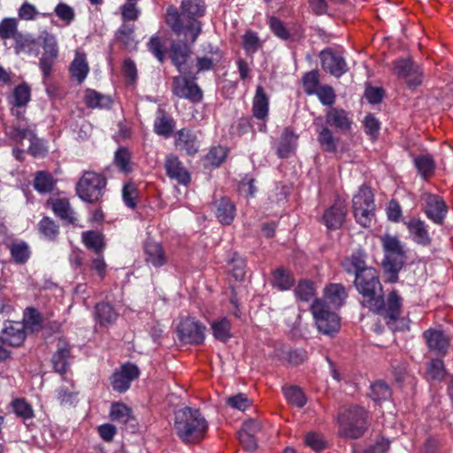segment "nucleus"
Returning a JSON list of instances; mask_svg holds the SVG:
<instances>
[{
	"mask_svg": "<svg viewBox=\"0 0 453 453\" xmlns=\"http://www.w3.org/2000/svg\"><path fill=\"white\" fill-rule=\"evenodd\" d=\"M355 286L362 296V303L373 312L381 316L392 330L403 329L395 326L401 315L402 298L395 291L389 293L385 302L382 296V288L378 273L373 269H365L355 278Z\"/></svg>",
	"mask_w": 453,
	"mask_h": 453,
	"instance_id": "f257e3e1",
	"label": "nucleus"
},
{
	"mask_svg": "<svg viewBox=\"0 0 453 453\" xmlns=\"http://www.w3.org/2000/svg\"><path fill=\"white\" fill-rule=\"evenodd\" d=\"M207 421L196 409L188 407L175 412L174 430L186 443H197L204 437Z\"/></svg>",
	"mask_w": 453,
	"mask_h": 453,
	"instance_id": "f03ea898",
	"label": "nucleus"
},
{
	"mask_svg": "<svg viewBox=\"0 0 453 453\" xmlns=\"http://www.w3.org/2000/svg\"><path fill=\"white\" fill-rule=\"evenodd\" d=\"M338 423L341 436L357 439L367 428V412L362 407L350 406L340 414Z\"/></svg>",
	"mask_w": 453,
	"mask_h": 453,
	"instance_id": "7ed1b4c3",
	"label": "nucleus"
},
{
	"mask_svg": "<svg viewBox=\"0 0 453 453\" xmlns=\"http://www.w3.org/2000/svg\"><path fill=\"white\" fill-rule=\"evenodd\" d=\"M381 242L385 252V271L390 273V280L395 281L405 262L404 247L397 237L389 234L382 236Z\"/></svg>",
	"mask_w": 453,
	"mask_h": 453,
	"instance_id": "20e7f679",
	"label": "nucleus"
},
{
	"mask_svg": "<svg viewBox=\"0 0 453 453\" xmlns=\"http://www.w3.org/2000/svg\"><path fill=\"white\" fill-rule=\"evenodd\" d=\"M311 311L319 332L331 336L339 331L340 318L325 301L316 299L311 306Z\"/></svg>",
	"mask_w": 453,
	"mask_h": 453,
	"instance_id": "39448f33",
	"label": "nucleus"
},
{
	"mask_svg": "<svg viewBox=\"0 0 453 453\" xmlns=\"http://www.w3.org/2000/svg\"><path fill=\"white\" fill-rule=\"evenodd\" d=\"M353 214L362 226H369L374 216V199L371 188L365 185L359 188L352 199Z\"/></svg>",
	"mask_w": 453,
	"mask_h": 453,
	"instance_id": "423d86ee",
	"label": "nucleus"
},
{
	"mask_svg": "<svg viewBox=\"0 0 453 453\" xmlns=\"http://www.w3.org/2000/svg\"><path fill=\"white\" fill-rule=\"evenodd\" d=\"M106 180L95 172H86L77 183L79 197L88 203L98 201L104 195Z\"/></svg>",
	"mask_w": 453,
	"mask_h": 453,
	"instance_id": "0eeeda50",
	"label": "nucleus"
},
{
	"mask_svg": "<svg viewBox=\"0 0 453 453\" xmlns=\"http://www.w3.org/2000/svg\"><path fill=\"white\" fill-rule=\"evenodd\" d=\"M40 45L43 53L39 58V67L43 79L46 80L51 74L53 65L58 58L59 49L57 37L49 31L43 30L38 35V46Z\"/></svg>",
	"mask_w": 453,
	"mask_h": 453,
	"instance_id": "6e6552de",
	"label": "nucleus"
},
{
	"mask_svg": "<svg viewBox=\"0 0 453 453\" xmlns=\"http://www.w3.org/2000/svg\"><path fill=\"white\" fill-rule=\"evenodd\" d=\"M205 326L191 317L180 318L176 326L179 340L185 344H201L204 341Z\"/></svg>",
	"mask_w": 453,
	"mask_h": 453,
	"instance_id": "1a4fd4ad",
	"label": "nucleus"
},
{
	"mask_svg": "<svg viewBox=\"0 0 453 453\" xmlns=\"http://www.w3.org/2000/svg\"><path fill=\"white\" fill-rule=\"evenodd\" d=\"M165 21L174 33H184L185 38L191 42L196 40L201 32L200 23L196 19L189 20L188 25L184 27L179 12L173 7L167 9Z\"/></svg>",
	"mask_w": 453,
	"mask_h": 453,
	"instance_id": "9d476101",
	"label": "nucleus"
},
{
	"mask_svg": "<svg viewBox=\"0 0 453 453\" xmlns=\"http://www.w3.org/2000/svg\"><path fill=\"white\" fill-rule=\"evenodd\" d=\"M393 73L403 80L409 88H415L422 81L419 66L410 58H399L393 64Z\"/></svg>",
	"mask_w": 453,
	"mask_h": 453,
	"instance_id": "9b49d317",
	"label": "nucleus"
},
{
	"mask_svg": "<svg viewBox=\"0 0 453 453\" xmlns=\"http://www.w3.org/2000/svg\"><path fill=\"white\" fill-rule=\"evenodd\" d=\"M421 200L427 218L435 224H441L448 211L444 200L441 196L428 192L422 194Z\"/></svg>",
	"mask_w": 453,
	"mask_h": 453,
	"instance_id": "f8f14e48",
	"label": "nucleus"
},
{
	"mask_svg": "<svg viewBox=\"0 0 453 453\" xmlns=\"http://www.w3.org/2000/svg\"><path fill=\"white\" fill-rule=\"evenodd\" d=\"M173 93L180 97L197 103L202 100L203 94L197 84L186 77L179 76L173 78Z\"/></svg>",
	"mask_w": 453,
	"mask_h": 453,
	"instance_id": "ddd939ff",
	"label": "nucleus"
},
{
	"mask_svg": "<svg viewBox=\"0 0 453 453\" xmlns=\"http://www.w3.org/2000/svg\"><path fill=\"white\" fill-rule=\"evenodd\" d=\"M139 374V368L135 365L127 363L112 374L111 386L115 391L123 393L129 388L131 382L138 378Z\"/></svg>",
	"mask_w": 453,
	"mask_h": 453,
	"instance_id": "4468645a",
	"label": "nucleus"
},
{
	"mask_svg": "<svg viewBox=\"0 0 453 453\" xmlns=\"http://www.w3.org/2000/svg\"><path fill=\"white\" fill-rule=\"evenodd\" d=\"M319 58L323 70L334 77H341L348 71L343 57L332 50H322Z\"/></svg>",
	"mask_w": 453,
	"mask_h": 453,
	"instance_id": "2eb2a0df",
	"label": "nucleus"
},
{
	"mask_svg": "<svg viewBox=\"0 0 453 453\" xmlns=\"http://www.w3.org/2000/svg\"><path fill=\"white\" fill-rule=\"evenodd\" d=\"M165 168L167 176L179 184L188 186L190 182V174L180 160L171 154L165 157Z\"/></svg>",
	"mask_w": 453,
	"mask_h": 453,
	"instance_id": "dca6fc26",
	"label": "nucleus"
},
{
	"mask_svg": "<svg viewBox=\"0 0 453 453\" xmlns=\"http://www.w3.org/2000/svg\"><path fill=\"white\" fill-rule=\"evenodd\" d=\"M175 145L187 154L194 155L199 150L200 142L193 131L182 128L175 134Z\"/></svg>",
	"mask_w": 453,
	"mask_h": 453,
	"instance_id": "f3484780",
	"label": "nucleus"
},
{
	"mask_svg": "<svg viewBox=\"0 0 453 453\" xmlns=\"http://www.w3.org/2000/svg\"><path fill=\"white\" fill-rule=\"evenodd\" d=\"M410 237L416 243L427 246L431 243V237L428 234L426 223L419 219H411L404 222Z\"/></svg>",
	"mask_w": 453,
	"mask_h": 453,
	"instance_id": "a211bd4d",
	"label": "nucleus"
},
{
	"mask_svg": "<svg viewBox=\"0 0 453 453\" xmlns=\"http://www.w3.org/2000/svg\"><path fill=\"white\" fill-rule=\"evenodd\" d=\"M346 206L341 202H335L323 215V223L328 229L340 228L346 217Z\"/></svg>",
	"mask_w": 453,
	"mask_h": 453,
	"instance_id": "6ab92c4d",
	"label": "nucleus"
},
{
	"mask_svg": "<svg viewBox=\"0 0 453 453\" xmlns=\"http://www.w3.org/2000/svg\"><path fill=\"white\" fill-rule=\"evenodd\" d=\"M326 122L339 131L348 132L352 125V119L349 112L343 109L331 108L326 111Z\"/></svg>",
	"mask_w": 453,
	"mask_h": 453,
	"instance_id": "aec40b11",
	"label": "nucleus"
},
{
	"mask_svg": "<svg viewBox=\"0 0 453 453\" xmlns=\"http://www.w3.org/2000/svg\"><path fill=\"white\" fill-rule=\"evenodd\" d=\"M69 72L72 79L79 84L86 80L89 73V65L85 52L81 50H75L74 58L69 66Z\"/></svg>",
	"mask_w": 453,
	"mask_h": 453,
	"instance_id": "412c9836",
	"label": "nucleus"
},
{
	"mask_svg": "<svg viewBox=\"0 0 453 453\" xmlns=\"http://www.w3.org/2000/svg\"><path fill=\"white\" fill-rule=\"evenodd\" d=\"M423 337L430 350L438 354H445L447 352L449 340L443 332L428 329L423 333Z\"/></svg>",
	"mask_w": 453,
	"mask_h": 453,
	"instance_id": "4be33fe9",
	"label": "nucleus"
},
{
	"mask_svg": "<svg viewBox=\"0 0 453 453\" xmlns=\"http://www.w3.org/2000/svg\"><path fill=\"white\" fill-rule=\"evenodd\" d=\"M2 337L8 346L19 347L26 338L25 326L20 322H10L3 330Z\"/></svg>",
	"mask_w": 453,
	"mask_h": 453,
	"instance_id": "5701e85b",
	"label": "nucleus"
},
{
	"mask_svg": "<svg viewBox=\"0 0 453 453\" xmlns=\"http://www.w3.org/2000/svg\"><path fill=\"white\" fill-rule=\"evenodd\" d=\"M14 50L17 54L26 53L29 56L37 57L40 53L38 37L35 38L29 34H19L14 40Z\"/></svg>",
	"mask_w": 453,
	"mask_h": 453,
	"instance_id": "b1692460",
	"label": "nucleus"
},
{
	"mask_svg": "<svg viewBox=\"0 0 453 453\" xmlns=\"http://www.w3.org/2000/svg\"><path fill=\"white\" fill-rule=\"evenodd\" d=\"M154 132L165 138L172 135L174 128V121L164 110L158 109L153 124Z\"/></svg>",
	"mask_w": 453,
	"mask_h": 453,
	"instance_id": "393cba45",
	"label": "nucleus"
},
{
	"mask_svg": "<svg viewBox=\"0 0 453 453\" xmlns=\"http://www.w3.org/2000/svg\"><path fill=\"white\" fill-rule=\"evenodd\" d=\"M298 136L289 128H286L277 145V154L280 157H288L295 150L297 146Z\"/></svg>",
	"mask_w": 453,
	"mask_h": 453,
	"instance_id": "a878e982",
	"label": "nucleus"
},
{
	"mask_svg": "<svg viewBox=\"0 0 453 453\" xmlns=\"http://www.w3.org/2000/svg\"><path fill=\"white\" fill-rule=\"evenodd\" d=\"M83 99L85 104L91 109H108L112 104V99L110 96L91 88L85 90Z\"/></svg>",
	"mask_w": 453,
	"mask_h": 453,
	"instance_id": "bb28decb",
	"label": "nucleus"
},
{
	"mask_svg": "<svg viewBox=\"0 0 453 453\" xmlns=\"http://www.w3.org/2000/svg\"><path fill=\"white\" fill-rule=\"evenodd\" d=\"M223 58L221 50L218 47L209 45V50L203 57L196 59L197 72H205L211 70L214 65H218Z\"/></svg>",
	"mask_w": 453,
	"mask_h": 453,
	"instance_id": "cd10ccee",
	"label": "nucleus"
},
{
	"mask_svg": "<svg viewBox=\"0 0 453 453\" xmlns=\"http://www.w3.org/2000/svg\"><path fill=\"white\" fill-rule=\"evenodd\" d=\"M347 294L345 288L340 284H330L325 288L324 299L331 308H339L344 303Z\"/></svg>",
	"mask_w": 453,
	"mask_h": 453,
	"instance_id": "c85d7f7f",
	"label": "nucleus"
},
{
	"mask_svg": "<svg viewBox=\"0 0 453 453\" xmlns=\"http://www.w3.org/2000/svg\"><path fill=\"white\" fill-rule=\"evenodd\" d=\"M269 110V98L266 96L264 88L257 86L256 94L253 98L252 112L253 116L258 119H264L268 115Z\"/></svg>",
	"mask_w": 453,
	"mask_h": 453,
	"instance_id": "c756f323",
	"label": "nucleus"
},
{
	"mask_svg": "<svg viewBox=\"0 0 453 453\" xmlns=\"http://www.w3.org/2000/svg\"><path fill=\"white\" fill-rule=\"evenodd\" d=\"M57 399L61 405H73L77 401V391L72 380L63 378L62 385L57 389Z\"/></svg>",
	"mask_w": 453,
	"mask_h": 453,
	"instance_id": "7c9ffc66",
	"label": "nucleus"
},
{
	"mask_svg": "<svg viewBox=\"0 0 453 453\" xmlns=\"http://www.w3.org/2000/svg\"><path fill=\"white\" fill-rule=\"evenodd\" d=\"M146 261L155 267H160L165 263V252L159 243L148 242L145 244Z\"/></svg>",
	"mask_w": 453,
	"mask_h": 453,
	"instance_id": "2f4dec72",
	"label": "nucleus"
},
{
	"mask_svg": "<svg viewBox=\"0 0 453 453\" xmlns=\"http://www.w3.org/2000/svg\"><path fill=\"white\" fill-rule=\"evenodd\" d=\"M54 213L67 222L73 223L75 220L74 211L72 210L69 201L65 198H55L50 201Z\"/></svg>",
	"mask_w": 453,
	"mask_h": 453,
	"instance_id": "473e14b6",
	"label": "nucleus"
},
{
	"mask_svg": "<svg viewBox=\"0 0 453 453\" xmlns=\"http://www.w3.org/2000/svg\"><path fill=\"white\" fill-rule=\"evenodd\" d=\"M235 207L227 198H222L217 204L216 216L223 225H229L234 218Z\"/></svg>",
	"mask_w": 453,
	"mask_h": 453,
	"instance_id": "72a5a7b5",
	"label": "nucleus"
},
{
	"mask_svg": "<svg viewBox=\"0 0 453 453\" xmlns=\"http://www.w3.org/2000/svg\"><path fill=\"white\" fill-rule=\"evenodd\" d=\"M70 348L65 342H59L57 352L53 355L52 363L56 372L65 373L68 366Z\"/></svg>",
	"mask_w": 453,
	"mask_h": 453,
	"instance_id": "f704fd0d",
	"label": "nucleus"
},
{
	"mask_svg": "<svg viewBox=\"0 0 453 453\" xmlns=\"http://www.w3.org/2000/svg\"><path fill=\"white\" fill-rule=\"evenodd\" d=\"M118 318V313L112 306L107 303H98L96 307V319L100 325L106 326L113 323Z\"/></svg>",
	"mask_w": 453,
	"mask_h": 453,
	"instance_id": "c9c22d12",
	"label": "nucleus"
},
{
	"mask_svg": "<svg viewBox=\"0 0 453 453\" xmlns=\"http://www.w3.org/2000/svg\"><path fill=\"white\" fill-rule=\"evenodd\" d=\"M113 164L121 173H128L132 172L130 151L125 147H119L114 153Z\"/></svg>",
	"mask_w": 453,
	"mask_h": 453,
	"instance_id": "e433bc0d",
	"label": "nucleus"
},
{
	"mask_svg": "<svg viewBox=\"0 0 453 453\" xmlns=\"http://www.w3.org/2000/svg\"><path fill=\"white\" fill-rule=\"evenodd\" d=\"M31 99V89L30 88L23 83L18 85L12 93V99L11 104L12 106L18 108H25Z\"/></svg>",
	"mask_w": 453,
	"mask_h": 453,
	"instance_id": "4c0bfd02",
	"label": "nucleus"
},
{
	"mask_svg": "<svg viewBox=\"0 0 453 453\" xmlns=\"http://www.w3.org/2000/svg\"><path fill=\"white\" fill-rule=\"evenodd\" d=\"M82 241L88 249L94 250L97 255H99L104 248L103 234L95 231L84 232L82 234Z\"/></svg>",
	"mask_w": 453,
	"mask_h": 453,
	"instance_id": "58836bf2",
	"label": "nucleus"
},
{
	"mask_svg": "<svg viewBox=\"0 0 453 453\" xmlns=\"http://www.w3.org/2000/svg\"><path fill=\"white\" fill-rule=\"evenodd\" d=\"M273 285L280 290L289 289L295 282L292 274L283 268L276 269L273 274Z\"/></svg>",
	"mask_w": 453,
	"mask_h": 453,
	"instance_id": "ea45409f",
	"label": "nucleus"
},
{
	"mask_svg": "<svg viewBox=\"0 0 453 453\" xmlns=\"http://www.w3.org/2000/svg\"><path fill=\"white\" fill-rule=\"evenodd\" d=\"M54 185L55 180L50 173L44 171L36 173L34 187L39 193L44 194L50 192Z\"/></svg>",
	"mask_w": 453,
	"mask_h": 453,
	"instance_id": "a19ab883",
	"label": "nucleus"
},
{
	"mask_svg": "<svg viewBox=\"0 0 453 453\" xmlns=\"http://www.w3.org/2000/svg\"><path fill=\"white\" fill-rule=\"evenodd\" d=\"M342 266L348 273H354L356 276L359 273H363L365 269H373L365 265V259L362 256L357 254L342 261Z\"/></svg>",
	"mask_w": 453,
	"mask_h": 453,
	"instance_id": "79ce46f5",
	"label": "nucleus"
},
{
	"mask_svg": "<svg viewBox=\"0 0 453 453\" xmlns=\"http://www.w3.org/2000/svg\"><path fill=\"white\" fill-rule=\"evenodd\" d=\"M318 141L324 150L327 152L336 151L338 140L334 138L333 132L328 127H322L319 130Z\"/></svg>",
	"mask_w": 453,
	"mask_h": 453,
	"instance_id": "37998d69",
	"label": "nucleus"
},
{
	"mask_svg": "<svg viewBox=\"0 0 453 453\" xmlns=\"http://www.w3.org/2000/svg\"><path fill=\"white\" fill-rule=\"evenodd\" d=\"M189 50L186 45H173L171 58L180 73H185L184 65L187 62Z\"/></svg>",
	"mask_w": 453,
	"mask_h": 453,
	"instance_id": "c03bdc74",
	"label": "nucleus"
},
{
	"mask_svg": "<svg viewBox=\"0 0 453 453\" xmlns=\"http://www.w3.org/2000/svg\"><path fill=\"white\" fill-rule=\"evenodd\" d=\"M242 47L248 56L253 57L262 47V42L257 34L250 30L247 31L242 36Z\"/></svg>",
	"mask_w": 453,
	"mask_h": 453,
	"instance_id": "a18cd8bd",
	"label": "nucleus"
},
{
	"mask_svg": "<svg viewBox=\"0 0 453 453\" xmlns=\"http://www.w3.org/2000/svg\"><path fill=\"white\" fill-rule=\"evenodd\" d=\"M231 325L227 319L223 318L211 323L213 336L219 341L225 342L231 337Z\"/></svg>",
	"mask_w": 453,
	"mask_h": 453,
	"instance_id": "49530a36",
	"label": "nucleus"
},
{
	"mask_svg": "<svg viewBox=\"0 0 453 453\" xmlns=\"http://www.w3.org/2000/svg\"><path fill=\"white\" fill-rule=\"evenodd\" d=\"M283 393L288 402L302 408L306 403V397L301 388L296 386L283 388Z\"/></svg>",
	"mask_w": 453,
	"mask_h": 453,
	"instance_id": "de8ad7c7",
	"label": "nucleus"
},
{
	"mask_svg": "<svg viewBox=\"0 0 453 453\" xmlns=\"http://www.w3.org/2000/svg\"><path fill=\"white\" fill-rule=\"evenodd\" d=\"M20 33L18 32V21L15 18H4L0 22V38L6 40L16 36Z\"/></svg>",
	"mask_w": 453,
	"mask_h": 453,
	"instance_id": "09e8293b",
	"label": "nucleus"
},
{
	"mask_svg": "<svg viewBox=\"0 0 453 453\" xmlns=\"http://www.w3.org/2000/svg\"><path fill=\"white\" fill-rule=\"evenodd\" d=\"M12 257L18 264H24L30 257V250L25 242L12 243L10 247Z\"/></svg>",
	"mask_w": 453,
	"mask_h": 453,
	"instance_id": "8fccbe9b",
	"label": "nucleus"
},
{
	"mask_svg": "<svg viewBox=\"0 0 453 453\" xmlns=\"http://www.w3.org/2000/svg\"><path fill=\"white\" fill-rule=\"evenodd\" d=\"M181 8L184 13L195 19V17H200L204 14L205 9L200 0H182Z\"/></svg>",
	"mask_w": 453,
	"mask_h": 453,
	"instance_id": "3c124183",
	"label": "nucleus"
},
{
	"mask_svg": "<svg viewBox=\"0 0 453 453\" xmlns=\"http://www.w3.org/2000/svg\"><path fill=\"white\" fill-rule=\"evenodd\" d=\"M296 297L303 302L310 301L315 296L313 283L309 280H301L295 288Z\"/></svg>",
	"mask_w": 453,
	"mask_h": 453,
	"instance_id": "603ef678",
	"label": "nucleus"
},
{
	"mask_svg": "<svg viewBox=\"0 0 453 453\" xmlns=\"http://www.w3.org/2000/svg\"><path fill=\"white\" fill-rule=\"evenodd\" d=\"M414 162L422 177L427 178L434 173V163L430 156L424 155L417 157Z\"/></svg>",
	"mask_w": 453,
	"mask_h": 453,
	"instance_id": "864d4df0",
	"label": "nucleus"
},
{
	"mask_svg": "<svg viewBox=\"0 0 453 453\" xmlns=\"http://www.w3.org/2000/svg\"><path fill=\"white\" fill-rule=\"evenodd\" d=\"M303 86L307 95H314L320 87L318 71L305 73L303 77Z\"/></svg>",
	"mask_w": 453,
	"mask_h": 453,
	"instance_id": "5fc2aeb1",
	"label": "nucleus"
},
{
	"mask_svg": "<svg viewBox=\"0 0 453 453\" xmlns=\"http://www.w3.org/2000/svg\"><path fill=\"white\" fill-rule=\"evenodd\" d=\"M116 36L128 49H133L136 46L133 26L122 25L118 30Z\"/></svg>",
	"mask_w": 453,
	"mask_h": 453,
	"instance_id": "6e6d98bb",
	"label": "nucleus"
},
{
	"mask_svg": "<svg viewBox=\"0 0 453 453\" xmlns=\"http://www.w3.org/2000/svg\"><path fill=\"white\" fill-rule=\"evenodd\" d=\"M12 406L15 414L24 419H29L34 417L32 406L24 399H15L12 402Z\"/></svg>",
	"mask_w": 453,
	"mask_h": 453,
	"instance_id": "4d7b16f0",
	"label": "nucleus"
},
{
	"mask_svg": "<svg viewBox=\"0 0 453 453\" xmlns=\"http://www.w3.org/2000/svg\"><path fill=\"white\" fill-rule=\"evenodd\" d=\"M130 409L123 403H113L110 416L113 421L127 423L130 418Z\"/></svg>",
	"mask_w": 453,
	"mask_h": 453,
	"instance_id": "13d9d810",
	"label": "nucleus"
},
{
	"mask_svg": "<svg viewBox=\"0 0 453 453\" xmlns=\"http://www.w3.org/2000/svg\"><path fill=\"white\" fill-rule=\"evenodd\" d=\"M40 233L49 240H53L58 234V226L48 217H44L39 223Z\"/></svg>",
	"mask_w": 453,
	"mask_h": 453,
	"instance_id": "bf43d9fd",
	"label": "nucleus"
},
{
	"mask_svg": "<svg viewBox=\"0 0 453 453\" xmlns=\"http://www.w3.org/2000/svg\"><path fill=\"white\" fill-rule=\"evenodd\" d=\"M391 395V390L383 381H376L371 386V397L373 401L387 400Z\"/></svg>",
	"mask_w": 453,
	"mask_h": 453,
	"instance_id": "052dcab7",
	"label": "nucleus"
},
{
	"mask_svg": "<svg viewBox=\"0 0 453 453\" xmlns=\"http://www.w3.org/2000/svg\"><path fill=\"white\" fill-rule=\"evenodd\" d=\"M42 319L37 311L34 308H27L24 313V326L31 331H35L40 327Z\"/></svg>",
	"mask_w": 453,
	"mask_h": 453,
	"instance_id": "680f3d73",
	"label": "nucleus"
},
{
	"mask_svg": "<svg viewBox=\"0 0 453 453\" xmlns=\"http://www.w3.org/2000/svg\"><path fill=\"white\" fill-rule=\"evenodd\" d=\"M124 203L129 208H134L136 205L137 188L134 183L128 182L124 185L122 189Z\"/></svg>",
	"mask_w": 453,
	"mask_h": 453,
	"instance_id": "e2e57ef3",
	"label": "nucleus"
},
{
	"mask_svg": "<svg viewBox=\"0 0 453 453\" xmlns=\"http://www.w3.org/2000/svg\"><path fill=\"white\" fill-rule=\"evenodd\" d=\"M304 443L317 452L323 450L326 447L323 437L315 432H309L305 434Z\"/></svg>",
	"mask_w": 453,
	"mask_h": 453,
	"instance_id": "0e129e2a",
	"label": "nucleus"
},
{
	"mask_svg": "<svg viewBox=\"0 0 453 453\" xmlns=\"http://www.w3.org/2000/svg\"><path fill=\"white\" fill-rule=\"evenodd\" d=\"M316 95L320 103L324 105L331 106L335 101V94L332 87L327 85L320 86Z\"/></svg>",
	"mask_w": 453,
	"mask_h": 453,
	"instance_id": "69168bd1",
	"label": "nucleus"
},
{
	"mask_svg": "<svg viewBox=\"0 0 453 453\" xmlns=\"http://www.w3.org/2000/svg\"><path fill=\"white\" fill-rule=\"evenodd\" d=\"M226 403L234 409L238 411H244L248 409L251 402L244 394H237L235 395L230 396L226 400Z\"/></svg>",
	"mask_w": 453,
	"mask_h": 453,
	"instance_id": "338daca9",
	"label": "nucleus"
},
{
	"mask_svg": "<svg viewBox=\"0 0 453 453\" xmlns=\"http://www.w3.org/2000/svg\"><path fill=\"white\" fill-rule=\"evenodd\" d=\"M226 149L222 146L212 148L207 154V161L213 166H219L226 157Z\"/></svg>",
	"mask_w": 453,
	"mask_h": 453,
	"instance_id": "774afa93",
	"label": "nucleus"
}]
</instances>
